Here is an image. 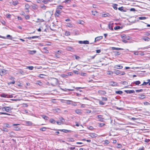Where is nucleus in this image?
<instances>
[{"mask_svg":"<svg viewBox=\"0 0 150 150\" xmlns=\"http://www.w3.org/2000/svg\"><path fill=\"white\" fill-rule=\"evenodd\" d=\"M58 79L53 78L51 80V84L53 86H55L58 84Z\"/></svg>","mask_w":150,"mask_h":150,"instance_id":"f257e3e1","label":"nucleus"},{"mask_svg":"<svg viewBox=\"0 0 150 150\" xmlns=\"http://www.w3.org/2000/svg\"><path fill=\"white\" fill-rule=\"evenodd\" d=\"M13 109V108L10 107H5L2 108V110L3 111H5L6 112H9Z\"/></svg>","mask_w":150,"mask_h":150,"instance_id":"f03ea898","label":"nucleus"},{"mask_svg":"<svg viewBox=\"0 0 150 150\" xmlns=\"http://www.w3.org/2000/svg\"><path fill=\"white\" fill-rule=\"evenodd\" d=\"M121 38L122 39H126L127 40H129L131 39V38L129 36H127L123 34L121 36Z\"/></svg>","mask_w":150,"mask_h":150,"instance_id":"7ed1b4c3","label":"nucleus"},{"mask_svg":"<svg viewBox=\"0 0 150 150\" xmlns=\"http://www.w3.org/2000/svg\"><path fill=\"white\" fill-rule=\"evenodd\" d=\"M79 43L80 44H89V42L87 40L84 41H79Z\"/></svg>","mask_w":150,"mask_h":150,"instance_id":"20e7f679","label":"nucleus"},{"mask_svg":"<svg viewBox=\"0 0 150 150\" xmlns=\"http://www.w3.org/2000/svg\"><path fill=\"white\" fill-rule=\"evenodd\" d=\"M142 39L145 41L148 42L150 41V38L146 36L143 37Z\"/></svg>","mask_w":150,"mask_h":150,"instance_id":"39448f33","label":"nucleus"},{"mask_svg":"<svg viewBox=\"0 0 150 150\" xmlns=\"http://www.w3.org/2000/svg\"><path fill=\"white\" fill-rule=\"evenodd\" d=\"M88 135L93 138L96 137L97 136V134L93 133H89Z\"/></svg>","mask_w":150,"mask_h":150,"instance_id":"423d86ee","label":"nucleus"},{"mask_svg":"<svg viewBox=\"0 0 150 150\" xmlns=\"http://www.w3.org/2000/svg\"><path fill=\"white\" fill-rule=\"evenodd\" d=\"M124 91L126 93H134L135 91L134 90H125Z\"/></svg>","mask_w":150,"mask_h":150,"instance_id":"0eeeda50","label":"nucleus"},{"mask_svg":"<svg viewBox=\"0 0 150 150\" xmlns=\"http://www.w3.org/2000/svg\"><path fill=\"white\" fill-rule=\"evenodd\" d=\"M10 3L11 5H13L14 6H16L18 4V2L17 1H11L10 2Z\"/></svg>","mask_w":150,"mask_h":150,"instance_id":"6e6552de","label":"nucleus"},{"mask_svg":"<svg viewBox=\"0 0 150 150\" xmlns=\"http://www.w3.org/2000/svg\"><path fill=\"white\" fill-rule=\"evenodd\" d=\"M75 110L76 113L78 114L81 115L82 113V110H81L76 109Z\"/></svg>","mask_w":150,"mask_h":150,"instance_id":"1a4fd4ad","label":"nucleus"},{"mask_svg":"<svg viewBox=\"0 0 150 150\" xmlns=\"http://www.w3.org/2000/svg\"><path fill=\"white\" fill-rule=\"evenodd\" d=\"M138 95L139 96L138 97V98L139 99H142L146 98V97L144 95L139 94Z\"/></svg>","mask_w":150,"mask_h":150,"instance_id":"9d476101","label":"nucleus"},{"mask_svg":"<svg viewBox=\"0 0 150 150\" xmlns=\"http://www.w3.org/2000/svg\"><path fill=\"white\" fill-rule=\"evenodd\" d=\"M117 83L113 81H111L110 83V85L112 86H116L117 85Z\"/></svg>","mask_w":150,"mask_h":150,"instance_id":"9b49d317","label":"nucleus"},{"mask_svg":"<svg viewBox=\"0 0 150 150\" xmlns=\"http://www.w3.org/2000/svg\"><path fill=\"white\" fill-rule=\"evenodd\" d=\"M114 67L115 69H121L123 68V66L120 65H115Z\"/></svg>","mask_w":150,"mask_h":150,"instance_id":"f8f14e48","label":"nucleus"},{"mask_svg":"<svg viewBox=\"0 0 150 150\" xmlns=\"http://www.w3.org/2000/svg\"><path fill=\"white\" fill-rule=\"evenodd\" d=\"M103 37L102 36H100L96 38L95 40V42H96L102 39Z\"/></svg>","mask_w":150,"mask_h":150,"instance_id":"ddd939ff","label":"nucleus"},{"mask_svg":"<svg viewBox=\"0 0 150 150\" xmlns=\"http://www.w3.org/2000/svg\"><path fill=\"white\" fill-rule=\"evenodd\" d=\"M65 101V102H64L63 101H62V102L63 103H64L67 104H71V103H73V101L71 100H66Z\"/></svg>","mask_w":150,"mask_h":150,"instance_id":"4468645a","label":"nucleus"},{"mask_svg":"<svg viewBox=\"0 0 150 150\" xmlns=\"http://www.w3.org/2000/svg\"><path fill=\"white\" fill-rule=\"evenodd\" d=\"M58 130L61 132H63L65 133L70 132L71 131L70 130H67L65 129H59Z\"/></svg>","mask_w":150,"mask_h":150,"instance_id":"2eb2a0df","label":"nucleus"},{"mask_svg":"<svg viewBox=\"0 0 150 150\" xmlns=\"http://www.w3.org/2000/svg\"><path fill=\"white\" fill-rule=\"evenodd\" d=\"M8 134H9L10 136L11 137H15V134L13 132H11L8 133Z\"/></svg>","mask_w":150,"mask_h":150,"instance_id":"dca6fc26","label":"nucleus"},{"mask_svg":"<svg viewBox=\"0 0 150 150\" xmlns=\"http://www.w3.org/2000/svg\"><path fill=\"white\" fill-rule=\"evenodd\" d=\"M97 117L98 118H99V121L101 122H103L104 119L102 118V116L100 115H98Z\"/></svg>","mask_w":150,"mask_h":150,"instance_id":"f3484780","label":"nucleus"},{"mask_svg":"<svg viewBox=\"0 0 150 150\" xmlns=\"http://www.w3.org/2000/svg\"><path fill=\"white\" fill-rule=\"evenodd\" d=\"M98 93L102 95H105L106 93V92L105 91L99 90L98 91Z\"/></svg>","mask_w":150,"mask_h":150,"instance_id":"a211bd4d","label":"nucleus"},{"mask_svg":"<svg viewBox=\"0 0 150 150\" xmlns=\"http://www.w3.org/2000/svg\"><path fill=\"white\" fill-rule=\"evenodd\" d=\"M29 53L31 54H35L36 53V51L35 50L30 51L29 50L28 51Z\"/></svg>","mask_w":150,"mask_h":150,"instance_id":"6ab92c4d","label":"nucleus"},{"mask_svg":"<svg viewBox=\"0 0 150 150\" xmlns=\"http://www.w3.org/2000/svg\"><path fill=\"white\" fill-rule=\"evenodd\" d=\"M41 116L44 119L46 120H48V117L46 116L45 115H41Z\"/></svg>","mask_w":150,"mask_h":150,"instance_id":"aec40b11","label":"nucleus"},{"mask_svg":"<svg viewBox=\"0 0 150 150\" xmlns=\"http://www.w3.org/2000/svg\"><path fill=\"white\" fill-rule=\"evenodd\" d=\"M108 28L111 30H113V29L112 28V25L110 24V23H109L108 25Z\"/></svg>","mask_w":150,"mask_h":150,"instance_id":"412c9836","label":"nucleus"},{"mask_svg":"<svg viewBox=\"0 0 150 150\" xmlns=\"http://www.w3.org/2000/svg\"><path fill=\"white\" fill-rule=\"evenodd\" d=\"M112 49L113 50H123V49L121 48H119L115 47H112Z\"/></svg>","mask_w":150,"mask_h":150,"instance_id":"4be33fe9","label":"nucleus"},{"mask_svg":"<svg viewBox=\"0 0 150 150\" xmlns=\"http://www.w3.org/2000/svg\"><path fill=\"white\" fill-rule=\"evenodd\" d=\"M113 72L111 71H107V74L109 75H112L113 74Z\"/></svg>","mask_w":150,"mask_h":150,"instance_id":"5701e85b","label":"nucleus"},{"mask_svg":"<svg viewBox=\"0 0 150 150\" xmlns=\"http://www.w3.org/2000/svg\"><path fill=\"white\" fill-rule=\"evenodd\" d=\"M115 92L116 93L120 95H121L123 93V92L121 91H116Z\"/></svg>","mask_w":150,"mask_h":150,"instance_id":"b1692460","label":"nucleus"},{"mask_svg":"<svg viewBox=\"0 0 150 150\" xmlns=\"http://www.w3.org/2000/svg\"><path fill=\"white\" fill-rule=\"evenodd\" d=\"M114 73L118 75L121 74V71L119 70H115V71H114Z\"/></svg>","mask_w":150,"mask_h":150,"instance_id":"393cba45","label":"nucleus"},{"mask_svg":"<svg viewBox=\"0 0 150 150\" xmlns=\"http://www.w3.org/2000/svg\"><path fill=\"white\" fill-rule=\"evenodd\" d=\"M49 121L50 122L53 124H55L56 122L55 120L53 119H50L49 120Z\"/></svg>","mask_w":150,"mask_h":150,"instance_id":"a878e982","label":"nucleus"},{"mask_svg":"<svg viewBox=\"0 0 150 150\" xmlns=\"http://www.w3.org/2000/svg\"><path fill=\"white\" fill-rule=\"evenodd\" d=\"M36 84L40 86H42V83L40 81H37L36 82Z\"/></svg>","mask_w":150,"mask_h":150,"instance_id":"bb28decb","label":"nucleus"},{"mask_svg":"<svg viewBox=\"0 0 150 150\" xmlns=\"http://www.w3.org/2000/svg\"><path fill=\"white\" fill-rule=\"evenodd\" d=\"M67 25H66V26L67 27H68L70 28H72L73 27V25L70 23H67Z\"/></svg>","mask_w":150,"mask_h":150,"instance_id":"cd10ccee","label":"nucleus"},{"mask_svg":"<svg viewBox=\"0 0 150 150\" xmlns=\"http://www.w3.org/2000/svg\"><path fill=\"white\" fill-rule=\"evenodd\" d=\"M70 35V33L68 31H66L65 33V35L66 36H68Z\"/></svg>","mask_w":150,"mask_h":150,"instance_id":"c85d7f7f","label":"nucleus"},{"mask_svg":"<svg viewBox=\"0 0 150 150\" xmlns=\"http://www.w3.org/2000/svg\"><path fill=\"white\" fill-rule=\"evenodd\" d=\"M8 95L5 94H1V96L2 97L4 98H8Z\"/></svg>","mask_w":150,"mask_h":150,"instance_id":"c756f323","label":"nucleus"},{"mask_svg":"<svg viewBox=\"0 0 150 150\" xmlns=\"http://www.w3.org/2000/svg\"><path fill=\"white\" fill-rule=\"evenodd\" d=\"M41 7L44 10L46 9V7L43 4L41 5Z\"/></svg>","mask_w":150,"mask_h":150,"instance_id":"7c9ffc66","label":"nucleus"},{"mask_svg":"<svg viewBox=\"0 0 150 150\" xmlns=\"http://www.w3.org/2000/svg\"><path fill=\"white\" fill-rule=\"evenodd\" d=\"M47 129V128L46 127H43L42 128L40 129V130L42 131H46V129Z\"/></svg>","mask_w":150,"mask_h":150,"instance_id":"2f4dec72","label":"nucleus"},{"mask_svg":"<svg viewBox=\"0 0 150 150\" xmlns=\"http://www.w3.org/2000/svg\"><path fill=\"white\" fill-rule=\"evenodd\" d=\"M34 67L33 66L27 67L26 69H28L30 70H32L33 69Z\"/></svg>","mask_w":150,"mask_h":150,"instance_id":"473e14b6","label":"nucleus"},{"mask_svg":"<svg viewBox=\"0 0 150 150\" xmlns=\"http://www.w3.org/2000/svg\"><path fill=\"white\" fill-rule=\"evenodd\" d=\"M61 76L62 77L67 78L68 75L67 74H61Z\"/></svg>","mask_w":150,"mask_h":150,"instance_id":"72a5a7b5","label":"nucleus"},{"mask_svg":"<svg viewBox=\"0 0 150 150\" xmlns=\"http://www.w3.org/2000/svg\"><path fill=\"white\" fill-rule=\"evenodd\" d=\"M117 4H114L113 5V7L115 10H117Z\"/></svg>","mask_w":150,"mask_h":150,"instance_id":"f704fd0d","label":"nucleus"},{"mask_svg":"<svg viewBox=\"0 0 150 150\" xmlns=\"http://www.w3.org/2000/svg\"><path fill=\"white\" fill-rule=\"evenodd\" d=\"M63 6L61 5H59L57 6V8L60 9H62L63 8Z\"/></svg>","mask_w":150,"mask_h":150,"instance_id":"c9c22d12","label":"nucleus"},{"mask_svg":"<svg viewBox=\"0 0 150 150\" xmlns=\"http://www.w3.org/2000/svg\"><path fill=\"white\" fill-rule=\"evenodd\" d=\"M134 83L136 85H138L139 84L141 83L139 81H138L134 82Z\"/></svg>","mask_w":150,"mask_h":150,"instance_id":"e433bc0d","label":"nucleus"},{"mask_svg":"<svg viewBox=\"0 0 150 150\" xmlns=\"http://www.w3.org/2000/svg\"><path fill=\"white\" fill-rule=\"evenodd\" d=\"M26 124L29 125H31L33 124V123L30 121H28L26 122Z\"/></svg>","mask_w":150,"mask_h":150,"instance_id":"4c0bfd02","label":"nucleus"},{"mask_svg":"<svg viewBox=\"0 0 150 150\" xmlns=\"http://www.w3.org/2000/svg\"><path fill=\"white\" fill-rule=\"evenodd\" d=\"M2 131H4L5 132H8V129L5 128H3L2 129Z\"/></svg>","mask_w":150,"mask_h":150,"instance_id":"58836bf2","label":"nucleus"},{"mask_svg":"<svg viewBox=\"0 0 150 150\" xmlns=\"http://www.w3.org/2000/svg\"><path fill=\"white\" fill-rule=\"evenodd\" d=\"M68 141L70 142H73L74 140L73 138H68Z\"/></svg>","mask_w":150,"mask_h":150,"instance_id":"ea45409f","label":"nucleus"},{"mask_svg":"<svg viewBox=\"0 0 150 150\" xmlns=\"http://www.w3.org/2000/svg\"><path fill=\"white\" fill-rule=\"evenodd\" d=\"M98 125H99V127H101L105 125V124L104 123H99Z\"/></svg>","mask_w":150,"mask_h":150,"instance_id":"a19ab883","label":"nucleus"},{"mask_svg":"<svg viewBox=\"0 0 150 150\" xmlns=\"http://www.w3.org/2000/svg\"><path fill=\"white\" fill-rule=\"evenodd\" d=\"M59 119L60 120V121L62 123H63L65 122L64 119L63 117H61L59 118Z\"/></svg>","mask_w":150,"mask_h":150,"instance_id":"79ce46f5","label":"nucleus"},{"mask_svg":"<svg viewBox=\"0 0 150 150\" xmlns=\"http://www.w3.org/2000/svg\"><path fill=\"white\" fill-rule=\"evenodd\" d=\"M121 83H122L123 85H127L128 84V83L127 81H123L121 82Z\"/></svg>","mask_w":150,"mask_h":150,"instance_id":"37998d69","label":"nucleus"},{"mask_svg":"<svg viewBox=\"0 0 150 150\" xmlns=\"http://www.w3.org/2000/svg\"><path fill=\"white\" fill-rule=\"evenodd\" d=\"M15 130L16 131H18L20 130V128L18 127H14Z\"/></svg>","mask_w":150,"mask_h":150,"instance_id":"c03bdc74","label":"nucleus"},{"mask_svg":"<svg viewBox=\"0 0 150 150\" xmlns=\"http://www.w3.org/2000/svg\"><path fill=\"white\" fill-rule=\"evenodd\" d=\"M120 28H121V27L120 26H116L114 28V29L115 30H116L120 29Z\"/></svg>","mask_w":150,"mask_h":150,"instance_id":"a18cd8bd","label":"nucleus"},{"mask_svg":"<svg viewBox=\"0 0 150 150\" xmlns=\"http://www.w3.org/2000/svg\"><path fill=\"white\" fill-rule=\"evenodd\" d=\"M139 18L140 20H144L146 19V18L145 17H139Z\"/></svg>","mask_w":150,"mask_h":150,"instance_id":"49530a36","label":"nucleus"},{"mask_svg":"<svg viewBox=\"0 0 150 150\" xmlns=\"http://www.w3.org/2000/svg\"><path fill=\"white\" fill-rule=\"evenodd\" d=\"M15 83V81H12L8 83V84L9 85L10 84H14Z\"/></svg>","mask_w":150,"mask_h":150,"instance_id":"de8ad7c7","label":"nucleus"},{"mask_svg":"<svg viewBox=\"0 0 150 150\" xmlns=\"http://www.w3.org/2000/svg\"><path fill=\"white\" fill-rule=\"evenodd\" d=\"M108 15H109V13L104 14L102 15V16L103 17H106L108 16Z\"/></svg>","mask_w":150,"mask_h":150,"instance_id":"09e8293b","label":"nucleus"},{"mask_svg":"<svg viewBox=\"0 0 150 150\" xmlns=\"http://www.w3.org/2000/svg\"><path fill=\"white\" fill-rule=\"evenodd\" d=\"M6 125V127L7 128H10L11 127V126L8 123H6L5 124Z\"/></svg>","mask_w":150,"mask_h":150,"instance_id":"8fccbe9b","label":"nucleus"},{"mask_svg":"<svg viewBox=\"0 0 150 150\" xmlns=\"http://www.w3.org/2000/svg\"><path fill=\"white\" fill-rule=\"evenodd\" d=\"M7 38L10 40H11L12 39V38L11 36L10 35H7Z\"/></svg>","mask_w":150,"mask_h":150,"instance_id":"3c124183","label":"nucleus"},{"mask_svg":"<svg viewBox=\"0 0 150 150\" xmlns=\"http://www.w3.org/2000/svg\"><path fill=\"white\" fill-rule=\"evenodd\" d=\"M25 9H28L29 8L30 6L28 4H25Z\"/></svg>","mask_w":150,"mask_h":150,"instance_id":"603ef678","label":"nucleus"},{"mask_svg":"<svg viewBox=\"0 0 150 150\" xmlns=\"http://www.w3.org/2000/svg\"><path fill=\"white\" fill-rule=\"evenodd\" d=\"M92 14L94 16H95L97 13V12L96 11H92Z\"/></svg>","mask_w":150,"mask_h":150,"instance_id":"864d4df0","label":"nucleus"},{"mask_svg":"<svg viewBox=\"0 0 150 150\" xmlns=\"http://www.w3.org/2000/svg\"><path fill=\"white\" fill-rule=\"evenodd\" d=\"M148 81L147 82H145L144 81L143 83L142 84H141V86H142V85H146L147 84H148Z\"/></svg>","mask_w":150,"mask_h":150,"instance_id":"5fc2aeb1","label":"nucleus"},{"mask_svg":"<svg viewBox=\"0 0 150 150\" xmlns=\"http://www.w3.org/2000/svg\"><path fill=\"white\" fill-rule=\"evenodd\" d=\"M135 91L136 92H142L143 91V89H139V90H136Z\"/></svg>","mask_w":150,"mask_h":150,"instance_id":"6e6d98bb","label":"nucleus"},{"mask_svg":"<svg viewBox=\"0 0 150 150\" xmlns=\"http://www.w3.org/2000/svg\"><path fill=\"white\" fill-rule=\"evenodd\" d=\"M144 104L145 105H150V103L147 102H145L144 103Z\"/></svg>","mask_w":150,"mask_h":150,"instance_id":"4d7b16f0","label":"nucleus"},{"mask_svg":"<svg viewBox=\"0 0 150 150\" xmlns=\"http://www.w3.org/2000/svg\"><path fill=\"white\" fill-rule=\"evenodd\" d=\"M99 104H100L101 105H104L105 103H104L102 102V101L100 100L99 102Z\"/></svg>","mask_w":150,"mask_h":150,"instance_id":"13d9d810","label":"nucleus"},{"mask_svg":"<svg viewBox=\"0 0 150 150\" xmlns=\"http://www.w3.org/2000/svg\"><path fill=\"white\" fill-rule=\"evenodd\" d=\"M72 105L76 106L77 105L76 103L74 102H73V103H71V104Z\"/></svg>","mask_w":150,"mask_h":150,"instance_id":"bf43d9fd","label":"nucleus"},{"mask_svg":"<svg viewBox=\"0 0 150 150\" xmlns=\"http://www.w3.org/2000/svg\"><path fill=\"white\" fill-rule=\"evenodd\" d=\"M0 114H4V115H10V114L6 113V112H1Z\"/></svg>","mask_w":150,"mask_h":150,"instance_id":"052dcab7","label":"nucleus"},{"mask_svg":"<svg viewBox=\"0 0 150 150\" xmlns=\"http://www.w3.org/2000/svg\"><path fill=\"white\" fill-rule=\"evenodd\" d=\"M25 17L27 19H29L30 18V16L28 15H25Z\"/></svg>","mask_w":150,"mask_h":150,"instance_id":"680f3d73","label":"nucleus"},{"mask_svg":"<svg viewBox=\"0 0 150 150\" xmlns=\"http://www.w3.org/2000/svg\"><path fill=\"white\" fill-rule=\"evenodd\" d=\"M6 16L7 18H10L11 16V15L10 14H6Z\"/></svg>","mask_w":150,"mask_h":150,"instance_id":"e2e57ef3","label":"nucleus"},{"mask_svg":"<svg viewBox=\"0 0 150 150\" xmlns=\"http://www.w3.org/2000/svg\"><path fill=\"white\" fill-rule=\"evenodd\" d=\"M109 143V141L108 140H105V143L107 144H108Z\"/></svg>","mask_w":150,"mask_h":150,"instance_id":"0e129e2a","label":"nucleus"},{"mask_svg":"<svg viewBox=\"0 0 150 150\" xmlns=\"http://www.w3.org/2000/svg\"><path fill=\"white\" fill-rule=\"evenodd\" d=\"M102 100H103L107 101L108 100L107 98L106 97H102Z\"/></svg>","mask_w":150,"mask_h":150,"instance_id":"69168bd1","label":"nucleus"},{"mask_svg":"<svg viewBox=\"0 0 150 150\" xmlns=\"http://www.w3.org/2000/svg\"><path fill=\"white\" fill-rule=\"evenodd\" d=\"M42 2L45 4H47L48 3V1H47V0H43Z\"/></svg>","mask_w":150,"mask_h":150,"instance_id":"338daca9","label":"nucleus"},{"mask_svg":"<svg viewBox=\"0 0 150 150\" xmlns=\"http://www.w3.org/2000/svg\"><path fill=\"white\" fill-rule=\"evenodd\" d=\"M56 12L60 14V13H61V11H60L56 10Z\"/></svg>","mask_w":150,"mask_h":150,"instance_id":"774afa93","label":"nucleus"}]
</instances>
